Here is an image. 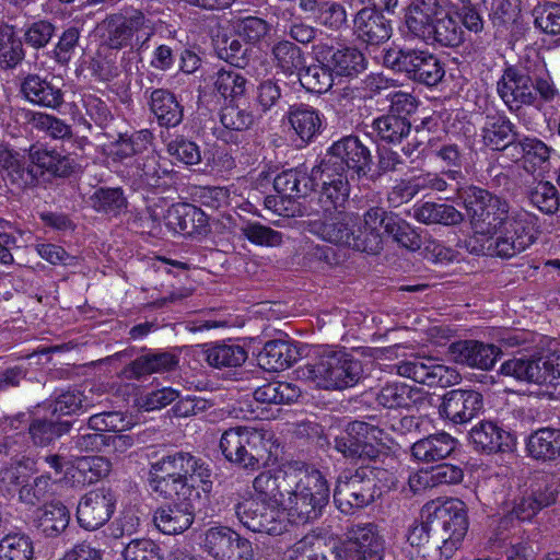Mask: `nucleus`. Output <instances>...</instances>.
I'll return each mask as SVG.
<instances>
[{"label":"nucleus","mask_w":560,"mask_h":560,"mask_svg":"<svg viewBox=\"0 0 560 560\" xmlns=\"http://www.w3.org/2000/svg\"><path fill=\"white\" fill-rule=\"evenodd\" d=\"M253 488L254 494L237 504L236 515L249 530L275 536L320 517L330 498L326 477L298 463L260 472Z\"/></svg>","instance_id":"f257e3e1"},{"label":"nucleus","mask_w":560,"mask_h":560,"mask_svg":"<svg viewBox=\"0 0 560 560\" xmlns=\"http://www.w3.org/2000/svg\"><path fill=\"white\" fill-rule=\"evenodd\" d=\"M151 489L164 498L201 502L212 487L209 465L189 453L177 452L152 463Z\"/></svg>","instance_id":"f03ea898"},{"label":"nucleus","mask_w":560,"mask_h":560,"mask_svg":"<svg viewBox=\"0 0 560 560\" xmlns=\"http://www.w3.org/2000/svg\"><path fill=\"white\" fill-rule=\"evenodd\" d=\"M506 212H474L471 250L477 254L510 258L528 248L537 236L532 215L509 219Z\"/></svg>","instance_id":"7ed1b4c3"},{"label":"nucleus","mask_w":560,"mask_h":560,"mask_svg":"<svg viewBox=\"0 0 560 560\" xmlns=\"http://www.w3.org/2000/svg\"><path fill=\"white\" fill-rule=\"evenodd\" d=\"M497 93L512 113L523 106L539 108L541 103L560 100L547 65L537 52L506 66L497 82Z\"/></svg>","instance_id":"20e7f679"},{"label":"nucleus","mask_w":560,"mask_h":560,"mask_svg":"<svg viewBox=\"0 0 560 560\" xmlns=\"http://www.w3.org/2000/svg\"><path fill=\"white\" fill-rule=\"evenodd\" d=\"M161 13V8H154L150 3L142 4L140 8L121 7L118 11L107 14L98 24L102 44L118 51L131 46L133 37L144 32L145 37L138 44V50L145 49L162 23L160 20H154Z\"/></svg>","instance_id":"39448f33"},{"label":"nucleus","mask_w":560,"mask_h":560,"mask_svg":"<svg viewBox=\"0 0 560 560\" xmlns=\"http://www.w3.org/2000/svg\"><path fill=\"white\" fill-rule=\"evenodd\" d=\"M299 376L316 387L342 390L359 383L363 369L359 360L341 350L324 349L313 363L299 371Z\"/></svg>","instance_id":"423d86ee"},{"label":"nucleus","mask_w":560,"mask_h":560,"mask_svg":"<svg viewBox=\"0 0 560 560\" xmlns=\"http://www.w3.org/2000/svg\"><path fill=\"white\" fill-rule=\"evenodd\" d=\"M277 447L272 432L264 429L231 428L220 439L224 457L245 468L268 463Z\"/></svg>","instance_id":"0eeeda50"},{"label":"nucleus","mask_w":560,"mask_h":560,"mask_svg":"<svg viewBox=\"0 0 560 560\" xmlns=\"http://www.w3.org/2000/svg\"><path fill=\"white\" fill-rule=\"evenodd\" d=\"M363 222H365L364 219ZM372 224L358 225V218L352 213L337 212L323 223L313 224L312 231L330 243L375 255L382 249V240L380 233H376V226Z\"/></svg>","instance_id":"6e6552de"},{"label":"nucleus","mask_w":560,"mask_h":560,"mask_svg":"<svg viewBox=\"0 0 560 560\" xmlns=\"http://www.w3.org/2000/svg\"><path fill=\"white\" fill-rule=\"evenodd\" d=\"M383 61L392 70L427 86L438 85L445 75L444 63L427 49L389 48Z\"/></svg>","instance_id":"1a4fd4ad"},{"label":"nucleus","mask_w":560,"mask_h":560,"mask_svg":"<svg viewBox=\"0 0 560 560\" xmlns=\"http://www.w3.org/2000/svg\"><path fill=\"white\" fill-rule=\"evenodd\" d=\"M382 474V469L361 467L351 476L339 477L334 491L337 508L343 513H351L353 509H361L373 502L382 492L376 485V479Z\"/></svg>","instance_id":"9d476101"},{"label":"nucleus","mask_w":560,"mask_h":560,"mask_svg":"<svg viewBox=\"0 0 560 560\" xmlns=\"http://www.w3.org/2000/svg\"><path fill=\"white\" fill-rule=\"evenodd\" d=\"M371 162L368 147L358 137L347 136L332 143L319 165L325 174H343L354 178V175H366Z\"/></svg>","instance_id":"9b49d317"},{"label":"nucleus","mask_w":560,"mask_h":560,"mask_svg":"<svg viewBox=\"0 0 560 560\" xmlns=\"http://www.w3.org/2000/svg\"><path fill=\"white\" fill-rule=\"evenodd\" d=\"M429 518H432L434 532L439 533L442 553L450 557L459 547L468 530L465 503L458 499L445 500L434 508Z\"/></svg>","instance_id":"f8f14e48"},{"label":"nucleus","mask_w":560,"mask_h":560,"mask_svg":"<svg viewBox=\"0 0 560 560\" xmlns=\"http://www.w3.org/2000/svg\"><path fill=\"white\" fill-rule=\"evenodd\" d=\"M386 434L380 428L353 421L346 431L335 439V448L351 458H374L378 454V446L385 444Z\"/></svg>","instance_id":"ddd939ff"},{"label":"nucleus","mask_w":560,"mask_h":560,"mask_svg":"<svg viewBox=\"0 0 560 560\" xmlns=\"http://www.w3.org/2000/svg\"><path fill=\"white\" fill-rule=\"evenodd\" d=\"M399 376L428 386L448 387L460 380L456 369L439 363L431 357H411L393 365Z\"/></svg>","instance_id":"4468645a"},{"label":"nucleus","mask_w":560,"mask_h":560,"mask_svg":"<svg viewBox=\"0 0 560 560\" xmlns=\"http://www.w3.org/2000/svg\"><path fill=\"white\" fill-rule=\"evenodd\" d=\"M201 547L215 560H253L254 556L252 544L225 526L208 528Z\"/></svg>","instance_id":"2eb2a0df"},{"label":"nucleus","mask_w":560,"mask_h":560,"mask_svg":"<svg viewBox=\"0 0 560 560\" xmlns=\"http://www.w3.org/2000/svg\"><path fill=\"white\" fill-rule=\"evenodd\" d=\"M342 544L349 560H384L385 540L372 523L352 526Z\"/></svg>","instance_id":"dca6fc26"},{"label":"nucleus","mask_w":560,"mask_h":560,"mask_svg":"<svg viewBox=\"0 0 560 560\" xmlns=\"http://www.w3.org/2000/svg\"><path fill=\"white\" fill-rule=\"evenodd\" d=\"M115 502V497L108 489L101 488L90 491L79 502L78 523L88 530L100 528L110 518Z\"/></svg>","instance_id":"f3484780"},{"label":"nucleus","mask_w":560,"mask_h":560,"mask_svg":"<svg viewBox=\"0 0 560 560\" xmlns=\"http://www.w3.org/2000/svg\"><path fill=\"white\" fill-rule=\"evenodd\" d=\"M364 220L368 225L373 223L372 226H376V233L383 226L384 232L402 248L416 252L422 246L421 233L394 212H365Z\"/></svg>","instance_id":"a211bd4d"},{"label":"nucleus","mask_w":560,"mask_h":560,"mask_svg":"<svg viewBox=\"0 0 560 560\" xmlns=\"http://www.w3.org/2000/svg\"><path fill=\"white\" fill-rule=\"evenodd\" d=\"M447 354L455 363L472 369L490 370L501 355V349L478 340H460L450 345Z\"/></svg>","instance_id":"6ab92c4d"},{"label":"nucleus","mask_w":560,"mask_h":560,"mask_svg":"<svg viewBox=\"0 0 560 560\" xmlns=\"http://www.w3.org/2000/svg\"><path fill=\"white\" fill-rule=\"evenodd\" d=\"M316 58L329 67L336 75L353 77L366 68V60L363 54L354 47L335 48L326 44H318L314 47Z\"/></svg>","instance_id":"aec40b11"},{"label":"nucleus","mask_w":560,"mask_h":560,"mask_svg":"<svg viewBox=\"0 0 560 560\" xmlns=\"http://www.w3.org/2000/svg\"><path fill=\"white\" fill-rule=\"evenodd\" d=\"M520 138L516 126L504 114H489L481 127L485 147L493 151L513 150Z\"/></svg>","instance_id":"412c9836"},{"label":"nucleus","mask_w":560,"mask_h":560,"mask_svg":"<svg viewBox=\"0 0 560 560\" xmlns=\"http://www.w3.org/2000/svg\"><path fill=\"white\" fill-rule=\"evenodd\" d=\"M21 93L30 103L57 109L63 104V92L52 79L28 73L21 82Z\"/></svg>","instance_id":"4be33fe9"},{"label":"nucleus","mask_w":560,"mask_h":560,"mask_svg":"<svg viewBox=\"0 0 560 560\" xmlns=\"http://www.w3.org/2000/svg\"><path fill=\"white\" fill-rule=\"evenodd\" d=\"M358 39L372 46L386 43L392 36V24L378 10L361 9L353 21Z\"/></svg>","instance_id":"5701e85b"},{"label":"nucleus","mask_w":560,"mask_h":560,"mask_svg":"<svg viewBox=\"0 0 560 560\" xmlns=\"http://www.w3.org/2000/svg\"><path fill=\"white\" fill-rule=\"evenodd\" d=\"M482 408V396L475 390L454 389L444 397L441 413L454 423L470 421Z\"/></svg>","instance_id":"b1692460"},{"label":"nucleus","mask_w":560,"mask_h":560,"mask_svg":"<svg viewBox=\"0 0 560 560\" xmlns=\"http://www.w3.org/2000/svg\"><path fill=\"white\" fill-rule=\"evenodd\" d=\"M155 510L153 523L165 535H177L188 529L194 522V511L200 502L179 501Z\"/></svg>","instance_id":"393cba45"},{"label":"nucleus","mask_w":560,"mask_h":560,"mask_svg":"<svg viewBox=\"0 0 560 560\" xmlns=\"http://www.w3.org/2000/svg\"><path fill=\"white\" fill-rule=\"evenodd\" d=\"M322 166L317 165L312 168V178L320 182L323 190L320 194V203L323 210H338L345 208L349 198L348 175L343 174H325Z\"/></svg>","instance_id":"a878e982"},{"label":"nucleus","mask_w":560,"mask_h":560,"mask_svg":"<svg viewBox=\"0 0 560 560\" xmlns=\"http://www.w3.org/2000/svg\"><path fill=\"white\" fill-rule=\"evenodd\" d=\"M287 118L294 133L304 144L313 141L323 129V114L308 104L291 105L287 112Z\"/></svg>","instance_id":"bb28decb"},{"label":"nucleus","mask_w":560,"mask_h":560,"mask_svg":"<svg viewBox=\"0 0 560 560\" xmlns=\"http://www.w3.org/2000/svg\"><path fill=\"white\" fill-rule=\"evenodd\" d=\"M150 112L161 127H176L183 120V107L175 94L167 89L145 90Z\"/></svg>","instance_id":"cd10ccee"},{"label":"nucleus","mask_w":560,"mask_h":560,"mask_svg":"<svg viewBox=\"0 0 560 560\" xmlns=\"http://www.w3.org/2000/svg\"><path fill=\"white\" fill-rule=\"evenodd\" d=\"M469 440L475 450L495 453L510 447L511 435L492 421H481L469 432Z\"/></svg>","instance_id":"c85d7f7f"},{"label":"nucleus","mask_w":560,"mask_h":560,"mask_svg":"<svg viewBox=\"0 0 560 560\" xmlns=\"http://www.w3.org/2000/svg\"><path fill=\"white\" fill-rule=\"evenodd\" d=\"M0 170L18 187L35 184V175L30 170L28 158L4 143H0Z\"/></svg>","instance_id":"c756f323"},{"label":"nucleus","mask_w":560,"mask_h":560,"mask_svg":"<svg viewBox=\"0 0 560 560\" xmlns=\"http://www.w3.org/2000/svg\"><path fill=\"white\" fill-rule=\"evenodd\" d=\"M455 447V439L448 433L441 432L413 443L411 453L417 460L430 463L446 458Z\"/></svg>","instance_id":"7c9ffc66"},{"label":"nucleus","mask_w":560,"mask_h":560,"mask_svg":"<svg viewBox=\"0 0 560 560\" xmlns=\"http://www.w3.org/2000/svg\"><path fill=\"white\" fill-rule=\"evenodd\" d=\"M298 359L296 349L283 340L266 342L258 354V364L266 371L277 372L290 368Z\"/></svg>","instance_id":"2f4dec72"},{"label":"nucleus","mask_w":560,"mask_h":560,"mask_svg":"<svg viewBox=\"0 0 560 560\" xmlns=\"http://www.w3.org/2000/svg\"><path fill=\"white\" fill-rule=\"evenodd\" d=\"M154 135L149 129L119 133L112 142V154L115 160L124 161L148 152L153 145Z\"/></svg>","instance_id":"473e14b6"},{"label":"nucleus","mask_w":560,"mask_h":560,"mask_svg":"<svg viewBox=\"0 0 560 560\" xmlns=\"http://www.w3.org/2000/svg\"><path fill=\"white\" fill-rule=\"evenodd\" d=\"M314 179L299 168H290L278 174L273 179V188L281 200L301 198L312 189Z\"/></svg>","instance_id":"72a5a7b5"},{"label":"nucleus","mask_w":560,"mask_h":560,"mask_svg":"<svg viewBox=\"0 0 560 560\" xmlns=\"http://www.w3.org/2000/svg\"><path fill=\"white\" fill-rule=\"evenodd\" d=\"M528 454L544 462L560 458V430L542 428L532 433L526 443Z\"/></svg>","instance_id":"f704fd0d"},{"label":"nucleus","mask_w":560,"mask_h":560,"mask_svg":"<svg viewBox=\"0 0 560 560\" xmlns=\"http://www.w3.org/2000/svg\"><path fill=\"white\" fill-rule=\"evenodd\" d=\"M411 130V124L407 117L387 114L375 118L372 122V131L377 140L386 143H399L407 138Z\"/></svg>","instance_id":"c9c22d12"},{"label":"nucleus","mask_w":560,"mask_h":560,"mask_svg":"<svg viewBox=\"0 0 560 560\" xmlns=\"http://www.w3.org/2000/svg\"><path fill=\"white\" fill-rule=\"evenodd\" d=\"M25 50L21 37L12 25L0 26V68L13 70L22 63Z\"/></svg>","instance_id":"e433bc0d"},{"label":"nucleus","mask_w":560,"mask_h":560,"mask_svg":"<svg viewBox=\"0 0 560 560\" xmlns=\"http://www.w3.org/2000/svg\"><path fill=\"white\" fill-rule=\"evenodd\" d=\"M419 395L418 389L401 382H393L377 392L376 401L384 408H409L418 400Z\"/></svg>","instance_id":"4c0bfd02"},{"label":"nucleus","mask_w":560,"mask_h":560,"mask_svg":"<svg viewBox=\"0 0 560 560\" xmlns=\"http://www.w3.org/2000/svg\"><path fill=\"white\" fill-rule=\"evenodd\" d=\"M98 397L91 388L88 393L78 389L61 393L52 405V413L70 416L78 412H85L98 404Z\"/></svg>","instance_id":"58836bf2"},{"label":"nucleus","mask_w":560,"mask_h":560,"mask_svg":"<svg viewBox=\"0 0 560 560\" xmlns=\"http://www.w3.org/2000/svg\"><path fill=\"white\" fill-rule=\"evenodd\" d=\"M25 119L33 129L45 133L54 140H69L73 136L71 126L57 116L43 112L27 110Z\"/></svg>","instance_id":"ea45409f"},{"label":"nucleus","mask_w":560,"mask_h":560,"mask_svg":"<svg viewBox=\"0 0 560 560\" xmlns=\"http://www.w3.org/2000/svg\"><path fill=\"white\" fill-rule=\"evenodd\" d=\"M191 197L194 202L199 203V206H194L195 210H201V207L236 209L241 206L238 197L235 194L231 196L230 190L225 187L198 186L192 189Z\"/></svg>","instance_id":"a19ab883"},{"label":"nucleus","mask_w":560,"mask_h":560,"mask_svg":"<svg viewBox=\"0 0 560 560\" xmlns=\"http://www.w3.org/2000/svg\"><path fill=\"white\" fill-rule=\"evenodd\" d=\"M207 362L213 368H236L247 359L246 350L235 342H223L210 346L206 350Z\"/></svg>","instance_id":"79ce46f5"},{"label":"nucleus","mask_w":560,"mask_h":560,"mask_svg":"<svg viewBox=\"0 0 560 560\" xmlns=\"http://www.w3.org/2000/svg\"><path fill=\"white\" fill-rule=\"evenodd\" d=\"M36 520L45 535L56 536L67 528L70 513L62 503L51 502L37 511Z\"/></svg>","instance_id":"37998d69"},{"label":"nucleus","mask_w":560,"mask_h":560,"mask_svg":"<svg viewBox=\"0 0 560 560\" xmlns=\"http://www.w3.org/2000/svg\"><path fill=\"white\" fill-rule=\"evenodd\" d=\"M275 67L285 75H291L303 67L302 50L290 40H280L271 48Z\"/></svg>","instance_id":"c03bdc74"},{"label":"nucleus","mask_w":560,"mask_h":560,"mask_svg":"<svg viewBox=\"0 0 560 560\" xmlns=\"http://www.w3.org/2000/svg\"><path fill=\"white\" fill-rule=\"evenodd\" d=\"M247 78L240 68H222L215 73L214 89L223 97L236 98L245 95L247 90Z\"/></svg>","instance_id":"a18cd8bd"},{"label":"nucleus","mask_w":560,"mask_h":560,"mask_svg":"<svg viewBox=\"0 0 560 560\" xmlns=\"http://www.w3.org/2000/svg\"><path fill=\"white\" fill-rule=\"evenodd\" d=\"M298 386L287 382H272L258 387L254 398L261 404H290L300 397Z\"/></svg>","instance_id":"49530a36"},{"label":"nucleus","mask_w":560,"mask_h":560,"mask_svg":"<svg viewBox=\"0 0 560 560\" xmlns=\"http://www.w3.org/2000/svg\"><path fill=\"white\" fill-rule=\"evenodd\" d=\"M433 32L429 45L439 44L444 47H457L464 42L462 26L448 12L434 22Z\"/></svg>","instance_id":"de8ad7c7"},{"label":"nucleus","mask_w":560,"mask_h":560,"mask_svg":"<svg viewBox=\"0 0 560 560\" xmlns=\"http://www.w3.org/2000/svg\"><path fill=\"white\" fill-rule=\"evenodd\" d=\"M500 373L520 382L534 383L538 385L539 358H512L501 364Z\"/></svg>","instance_id":"09e8293b"},{"label":"nucleus","mask_w":560,"mask_h":560,"mask_svg":"<svg viewBox=\"0 0 560 560\" xmlns=\"http://www.w3.org/2000/svg\"><path fill=\"white\" fill-rule=\"evenodd\" d=\"M177 363V358L168 352L147 354L135 360L130 365V371L135 376L139 377L145 374L171 371Z\"/></svg>","instance_id":"8fccbe9b"},{"label":"nucleus","mask_w":560,"mask_h":560,"mask_svg":"<svg viewBox=\"0 0 560 560\" xmlns=\"http://www.w3.org/2000/svg\"><path fill=\"white\" fill-rule=\"evenodd\" d=\"M34 546L24 534H9L0 540V560H32Z\"/></svg>","instance_id":"3c124183"},{"label":"nucleus","mask_w":560,"mask_h":560,"mask_svg":"<svg viewBox=\"0 0 560 560\" xmlns=\"http://www.w3.org/2000/svg\"><path fill=\"white\" fill-rule=\"evenodd\" d=\"M299 80L303 88L312 93L322 94L332 86V71L329 67L311 65L299 73Z\"/></svg>","instance_id":"603ef678"},{"label":"nucleus","mask_w":560,"mask_h":560,"mask_svg":"<svg viewBox=\"0 0 560 560\" xmlns=\"http://www.w3.org/2000/svg\"><path fill=\"white\" fill-rule=\"evenodd\" d=\"M458 196L466 210H500L502 207V201L498 196L477 186L458 189Z\"/></svg>","instance_id":"864d4df0"},{"label":"nucleus","mask_w":560,"mask_h":560,"mask_svg":"<svg viewBox=\"0 0 560 560\" xmlns=\"http://www.w3.org/2000/svg\"><path fill=\"white\" fill-rule=\"evenodd\" d=\"M81 37V31L77 26L67 27L58 37V42L49 52L58 65L67 66L73 58Z\"/></svg>","instance_id":"5fc2aeb1"},{"label":"nucleus","mask_w":560,"mask_h":560,"mask_svg":"<svg viewBox=\"0 0 560 560\" xmlns=\"http://www.w3.org/2000/svg\"><path fill=\"white\" fill-rule=\"evenodd\" d=\"M94 210H121L128 207V199L120 187H100L90 196Z\"/></svg>","instance_id":"6e6d98bb"},{"label":"nucleus","mask_w":560,"mask_h":560,"mask_svg":"<svg viewBox=\"0 0 560 560\" xmlns=\"http://www.w3.org/2000/svg\"><path fill=\"white\" fill-rule=\"evenodd\" d=\"M556 501V494L552 490H546L539 497L533 493L522 497L514 505L512 514L522 521L532 518L541 508L548 506Z\"/></svg>","instance_id":"4d7b16f0"},{"label":"nucleus","mask_w":560,"mask_h":560,"mask_svg":"<svg viewBox=\"0 0 560 560\" xmlns=\"http://www.w3.org/2000/svg\"><path fill=\"white\" fill-rule=\"evenodd\" d=\"M514 151L534 165H542L549 161L553 150L540 139L524 137L518 138Z\"/></svg>","instance_id":"13d9d810"},{"label":"nucleus","mask_w":560,"mask_h":560,"mask_svg":"<svg viewBox=\"0 0 560 560\" xmlns=\"http://www.w3.org/2000/svg\"><path fill=\"white\" fill-rule=\"evenodd\" d=\"M235 34L248 44H257L267 36L270 25L257 16H246L234 23Z\"/></svg>","instance_id":"bf43d9fd"},{"label":"nucleus","mask_w":560,"mask_h":560,"mask_svg":"<svg viewBox=\"0 0 560 560\" xmlns=\"http://www.w3.org/2000/svg\"><path fill=\"white\" fill-rule=\"evenodd\" d=\"M56 26L47 20H38L27 25L23 33L25 44L36 50L45 48L54 37Z\"/></svg>","instance_id":"052dcab7"},{"label":"nucleus","mask_w":560,"mask_h":560,"mask_svg":"<svg viewBox=\"0 0 560 560\" xmlns=\"http://www.w3.org/2000/svg\"><path fill=\"white\" fill-rule=\"evenodd\" d=\"M160 156L151 151L150 154L137 161L136 175L147 186H158L159 180L167 174V170L161 167Z\"/></svg>","instance_id":"680f3d73"},{"label":"nucleus","mask_w":560,"mask_h":560,"mask_svg":"<svg viewBox=\"0 0 560 560\" xmlns=\"http://www.w3.org/2000/svg\"><path fill=\"white\" fill-rule=\"evenodd\" d=\"M85 115L100 128H106L114 119L107 102L95 94H84L82 97Z\"/></svg>","instance_id":"e2e57ef3"},{"label":"nucleus","mask_w":560,"mask_h":560,"mask_svg":"<svg viewBox=\"0 0 560 560\" xmlns=\"http://www.w3.org/2000/svg\"><path fill=\"white\" fill-rule=\"evenodd\" d=\"M124 560H164L162 550L151 539H132L122 550Z\"/></svg>","instance_id":"0e129e2a"},{"label":"nucleus","mask_w":560,"mask_h":560,"mask_svg":"<svg viewBox=\"0 0 560 560\" xmlns=\"http://www.w3.org/2000/svg\"><path fill=\"white\" fill-rule=\"evenodd\" d=\"M530 203L538 210H559L560 197L549 182H539L529 192Z\"/></svg>","instance_id":"69168bd1"},{"label":"nucleus","mask_w":560,"mask_h":560,"mask_svg":"<svg viewBox=\"0 0 560 560\" xmlns=\"http://www.w3.org/2000/svg\"><path fill=\"white\" fill-rule=\"evenodd\" d=\"M535 25L546 34L560 35V4L550 2L535 9Z\"/></svg>","instance_id":"338daca9"},{"label":"nucleus","mask_w":560,"mask_h":560,"mask_svg":"<svg viewBox=\"0 0 560 560\" xmlns=\"http://www.w3.org/2000/svg\"><path fill=\"white\" fill-rule=\"evenodd\" d=\"M538 385L555 389L560 387V353L539 358Z\"/></svg>","instance_id":"774afa93"}]
</instances>
